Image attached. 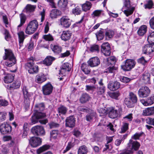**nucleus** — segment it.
Returning a JSON list of instances; mask_svg holds the SVG:
<instances>
[{"instance_id": "obj_1", "label": "nucleus", "mask_w": 154, "mask_h": 154, "mask_svg": "<svg viewBox=\"0 0 154 154\" xmlns=\"http://www.w3.org/2000/svg\"><path fill=\"white\" fill-rule=\"evenodd\" d=\"M3 58L4 60H6L5 64L8 67L12 66L16 62L15 57L10 50H5V55L3 57Z\"/></svg>"}, {"instance_id": "obj_2", "label": "nucleus", "mask_w": 154, "mask_h": 154, "mask_svg": "<svg viewBox=\"0 0 154 154\" xmlns=\"http://www.w3.org/2000/svg\"><path fill=\"white\" fill-rule=\"evenodd\" d=\"M38 23L36 20L31 21L27 25L25 31V33L29 35L33 33L38 28Z\"/></svg>"}, {"instance_id": "obj_3", "label": "nucleus", "mask_w": 154, "mask_h": 154, "mask_svg": "<svg viewBox=\"0 0 154 154\" xmlns=\"http://www.w3.org/2000/svg\"><path fill=\"white\" fill-rule=\"evenodd\" d=\"M123 8L126 9L124 12L127 17L132 14L134 9V7H131L129 0H124Z\"/></svg>"}, {"instance_id": "obj_4", "label": "nucleus", "mask_w": 154, "mask_h": 154, "mask_svg": "<svg viewBox=\"0 0 154 154\" xmlns=\"http://www.w3.org/2000/svg\"><path fill=\"white\" fill-rule=\"evenodd\" d=\"M137 101V97L136 95L133 93L131 92L129 94V98H126L125 100V104L129 107L134 106V104Z\"/></svg>"}, {"instance_id": "obj_5", "label": "nucleus", "mask_w": 154, "mask_h": 154, "mask_svg": "<svg viewBox=\"0 0 154 154\" xmlns=\"http://www.w3.org/2000/svg\"><path fill=\"white\" fill-rule=\"evenodd\" d=\"M135 62L133 60L128 59L125 62V65L121 66L122 68L125 71H129L135 66Z\"/></svg>"}, {"instance_id": "obj_6", "label": "nucleus", "mask_w": 154, "mask_h": 154, "mask_svg": "<svg viewBox=\"0 0 154 154\" xmlns=\"http://www.w3.org/2000/svg\"><path fill=\"white\" fill-rule=\"evenodd\" d=\"M28 68V72L30 74H33L38 72V67L33 62V61L29 62L27 64Z\"/></svg>"}, {"instance_id": "obj_7", "label": "nucleus", "mask_w": 154, "mask_h": 154, "mask_svg": "<svg viewBox=\"0 0 154 154\" xmlns=\"http://www.w3.org/2000/svg\"><path fill=\"white\" fill-rule=\"evenodd\" d=\"M129 143L131 145V150H127L125 152L120 154H131L133 153L132 150H137L138 149L140 146L139 143L137 141H133L131 140H129Z\"/></svg>"}, {"instance_id": "obj_8", "label": "nucleus", "mask_w": 154, "mask_h": 154, "mask_svg": "<svg viewBox=\"0 0 154 154\" xmlns=\"http://www.w3.org/2000/svg\"><path fill=\"white\" fill-rule=\"evenodd\" d=\"M60 25L62 27L67 28L70 26L71 21L68 17L64 16L60 19Z\"/></svg>"}, {"instance_id": "obj_9", "label": "nucleus", "mask_w": 154, "mask_h": 154, "mask_svg": "<svg viewBox=\"0 0 154 154\" xmlns=\"http://www.w3.org/2000/svg\"><path fill=\"white\" fill-rule=\"evenodd\" d=\"M31 131L33 134L38 135H44L45 134L43 127L40 126L33 127L31 129Z\"/></svg>"}, {"instance_id": "obj_10", "label": "nucleus", "mask_w": 154, "mask_h": 154, "mask_svg": "<svg viewBox=\"0 0 154 154\" xmlns=\"http://www.w3.org/2000/svg\"><path fill=\"white\" fill-rule=\"evenodd\" d=\"M150 91L146 86L141 88L138 91V94L140 97H144L148 96L150 93Z\"/></svg>"}, {"instance_id": "obj_11", "label": "nucleus", "mask_w": 154, "mask_h": 154, "mask_svg": "<svg viewBox=\"0 0 154 154\" xmlns=\"http://www.w3.org/2000/svg\"><path fill=\"white\" fill-rule=\"evenodd\" d=\"M29 142L31 146L32 147H35L41 144L42 140L39 137H33L30 138Z\"/></svg>"}, {"instance_id": "obj_12", "label": "nucleus", "mask_w": 154, "mask_h": 154, "mask_svg": "<svg viewBox=\"0 0 154 154\" xmlns=\"http://www.w3.org/2000/svg\"><path fill=\"white\" fill-rule=\"evenodd\" d=\"M88 63L91 67H94L98 66L100 64V62L99 58L95 57L91 58Z\"/></svg>"}, {"instance_id": "obj_13", "label": "nucleus", "mask_w": 154, "mask_h": 154, "mask_svg": "<svg viewBox=\"0 0 154 154\" xmlns=\"http://www.w3.org/2000/svg\"><path fill=\"white\" fill-rule=\"evenodd\" d=\"M101 50L105 56L109 55L111 52L110 48L109 43L107 42L103 43L101 46Z\"/></svg>"}, {"instance_id": "obj_14", "label": "nucleus", "mask_w": 154, "mask_h": 154, "mask_svg": "<svg viewBox=\"0 0 154 154\" xmlns=\"http://www.w3.org/2000/svg\"><path fill=\"white\" fill-rule=\"evenodd\" d=\"M11 130V127L8 124L4 123L0 125V131L2 134L9 132Z\"/></svg>"}, {"instance_id": "obj_15", "label": "nucleus", "mask_w": 154, "mask_h": 154, "mask_svg": "<svg viewBox=\"0 0 154 154\" xmlns=\"http://www.w3.org/2000/svg\"><path fill=\"white\" fill-rule=\"evenodd\" d=\"M53 87L50 84H47L42 87L43 92L44 94L48 95L52 92Z\"/></svg>"}, {"instance_id": "obj_16", "label": "nucleus", "mask_w": 154, "mask_h": 154, "mask_svg": "<svg viewBox=\"0 0 154 154\" xmlns=\"http://www.w3.org/2000/svg\"><path fill=\"white\" fill-rule=\"evenodd\" d=\"M143 51L145 54H149L154 51V43L145 45L143 48Z\"/></svg>"}, {"instance_id": "obj_17", "label": "nucleus", "mask_w": 154, "mask_h": 154, "mask_svg": "<svg viewBox=\"0 0 154 154\" xmlns=\"http://www.w3.org/2000/svg\"><path fill=\"white\" fill-rule=\"evenodd\" d=\"M75 119L73 116H70L67 118L66 120V126L70 128L73 127L75 124Z\"/></svg>"}, {"instance_id": "obj_18", "label": "nucleus", "mask_w": 154, "mask_h": 154, "mask_svg": "<svg viewBox=\"0 0 154 154\" xmlns=\"http://www.w3.org/2000/svg\"><path fill=\"white\" fill-rule=\"evenodd\" d=\"M120 86V83L117 82H110L108 84V88L110 90L114 91L118 89Z\"/></svg>"}, {"instance_id": "obj_19", "label": "nucleus", "mask_w": 154, "mask_h": 154, "mask_svg": "<svg viewBox=\"0 0 154 154\" xmlns=\"http://www.w3.org/2000/svg\"><path fill=\"white\" fill-rule=\"evenodd\" d=\"M61 14V12L57 9H52L50 13V17L52 19L57 18Z\"/></svg>"}, {"instance_id": "obj_20", "label": "nucleus", "mask_w": 154, "mask_h": 154, "mask_svg": "<svg viewBox=\"0 0 154 154\" xmlns=\"http://www.w3.org/2000/svg\"><path fill=\"white\" fill-rule=\"evenodd\" d=\"M154 113V107L148 108L143 111L142 114L145 116H150Z\"/></svg>"}, {"instance_id": "obj_21", "label": "nucleus", "mask_w": 154, "mask_h": 154, "mask_svg": "<svg viewBox=\"0 0 154 154\" xmlns=\"http://www.w3.org/2000/svg\"><path fill=\"white\" fill-rule=\"evenodd\" d=\"M71 34L69 31H64L63 32L61 38L63 40L66 41L69 40L71 37Z\"/></svg>"}, {"instance_id": "obj_22", "label": "nucleus", "mask_w": 154, "mask_h": 154, "mask_svg": "<svg viewBox=\"0 0 154 154\" xmlns=\"http://www.w3.org/2000/svg\"><path fill=\"white\" fill-rule=\"evenodd\" d=\"M67 0H60L58 5L64 11L67 9Z\"/></svg>"}, {"instance_id": "obj_23", "label": "nucleus", "mask_w": 154, "mask_h": 154, "mask_svg": "<svg viewBox=\"0 0 154 154\" xmlns=\"http://www.w3.org/2000/svg\"><path fill=\"white\" fill-rule=\"evenodd\" d=\"M46 79L45 76L41 73L37 75L36 77V81L39 83H41Z\"/></svg>"}, {"instance_id": "obj_24", "label": "nucleus", "mask_w": 154, "mask_h": 154, "mask_svg": "<svg viewBox=\"0 0 154 154\" xmlns=\"http://www.w3.org/2000/svg\"><path fill=\"white\" fill-rule=\"evenodd\" d=\"M118 114V112L117 110L112 108L109 109V116L111 118H116Z\"/></svg>"}, {"instance_id": "obj_25", "label": "nucleus", "mask_w": 154, "mask_h": 154, "mask_svg": "<svg viewBox=\"0 0 154 154\" xmlns=\"http://www.w3.org/2000/svg\"><path fill=\"white\" fill-rule=\"evenodd\" d=\"M20 85V82L19 81H15L12 85H8V88L10 89H16L19 88Z\"/></svg>"}, {"instance_id": "obj_26", "label": "nucleus", "mask_w": 154, "mask_h": 154, "mask_svg": "<svg viewBox=\"0 0 154 154\" xmlns=\"http://www.w3.org/2000/svg\"><path fill=\"white\" fill-rule=\"evenodd\" d=\"M51 48L52 51L55 53L59 54L61 52L62 48L58 45H51Z\"/></svg>"}, {"instance_id": "obj_27", "label": "nucleus", "mask_w": 154, "mask_h": 154, "mask_svg": "<svg viewBox=\"0 0 154 154\" xmlns=\"http://www.w3.org/2000/svg\"><path fill=\"white\" fill-rule=\"evenodd\" d=\"M147 27L146 25L141 26L138 30V34L140 36L143 35L147 31Z\"/></svg>"}, {"instance_id": "obj_28", "label": "nucleus", "mask_w": 154, "mask_h": 154, "mask_svg": "<svg viewBox=\"0 0 154 154\" xmlns=\"http://www.w3.org/2000/svg\"><path fill=\"white\" fill-rule=\"evenodd\" d=\"M88 152L87 147L85 145L80 146L78 149V154H87Z\"/></svg>"}, {"instance_id": "obj_29", "label": "nucleus", "mask_w": 154, "mask_h": 154, "mask_svg": "<svg viewBox=\"0 0 154 154\" xmlns=\"http://www.w3.org/2000/svg\"><path fill=\"white\" fill-rule=\"evenodd\" d=\"M54 60V58L51 56H48L44 60L43 63L47 66H49Z\"/></svg>"}, {"instance_id": "obj_30", "label": "nucleus", "mask_w": 154, "mask_h": 154, "mask_svg": "<svg viewBox=\"0 0 154 154\" xmlns=\"http://www.w3.org/2000/svg\"><path fill=\"white\" fill-rule=\"evenodd\" d=\"M14 79V76L11 74H9L5 77L4 80L5 83H9L12 82Z\"/></svg>"}, {"instance_id": "obj_31", "label": "nucleus", "mask_w": 154, "mask_h": 154, "mask_svg": "<svg viewBox=\"0 0 154 154\" xmlns=\"http://www.w3.org/2000/svg\"><path fill=\"white\" fill-rule=\"evenodd\" d=\"M50 146L48 145H44L40 147L36 150V152L37 154H40L44 151L48 149Z\"/></svg>"}, {"instance_id": "obj_32", "label": "nucleus", "mask_w": 154, "mask_h": 154, "mask_svg": "<svg viewBox=\"0 0 154 154\" xmlns=\"http://www.w3.org/2000/svg\"><path fill=\"white\" fill-rule=\"evenodd\" d=\"M116 62L115 57L114 56H111L107 58L106 61V63L109 65L110 64L111 65L114 64Z\"/></svg>"}, {"instance_id": "obj_33", "label": "nucleus", "mask_w": 154, "mask_h": 154, "mask_svg": "<svg viewBox=\"0 0 154 154\" xmlns=\"http://www.w3.org/2000/svg\"><path fill=\"white\" fill-rule=\"evenodd\" d=\"M91 98L89 95L87 94H83L80 99V101L81 103H85L88 101Z\"/></svg>"}, {"instance_id": "obj_34", "label": "nucleus", "mask_w": 154, "mask_h": 154, "mask_svg": "<svg viewBox=\"0 0 154 154\" xmlns=\"http://www.w3.org/2000/svg\"><path fill=\"white\" fill-rule=\"evenodd\" d=\"M82 10L86 11L89 10L91 7V3L89 2H87L85 3L82 5Z\"/></svg>"}, {"instance_id": "obj_35", "label": "nucleus", "mask_w": 154, "mask_h": 154, "mask_svg": "<svg viewBox=\"0 0 154 154\" xmlns=\"http://www.w3.org/2000/svg\"><path fill=\"white\" fill-rule=\"evenodd\" d=\"M81 67L82 70L85 74H88L90 73V68L87 65L83 63Z\"/></svg>"}, {"instance_id": "obj_36", "label": "nucleus", "mask_w": 154, "mask_h": 154, "mask_svg": "<svg viewBox=\"0 0 154 154\" xmlns=\"http://www.w3.org/2000/svg\"><path fill=\"white\" fill-rule=\"evenodd\" d=\"M150 74L147 72L145 73L143 75L142 79L146 83L149 84L150 82Z\"/></svg>"}, {"instance_id": "obj_37", "label": "nucleus", "mask_w": 154, "mask_h": 154, "mask_svg": "<svg viewBox=\"0 0 154 154\" xmlns=\"http://www.w3.org/2000/svg\"><path fill=\"white\" fill-rule=\"evenodd\" d=\"M154 3L152 1L149 0L147 1L146 4L144 5V7L145 9H150L153 8Z\"/></svg>"}, {"instance_id": "obj_38", "label": "nucleus", "mask_w": 154, "mask_h": 154, "mask_svg": "<svg viewBox=\"0 0 154 154\" xmlns=\"http://www.w3.org/2000/svg\"><path fill=\"white\" fill-rule=\"evenodd\" d=\"M147 40L149 42H152L153 43H154V31L149 32Z\"/></svg>"}, {"instance_id": "obj_39", "label": "nucleus", "mask_w": 154, "mask_h": 154, "mask_svg": "<svg viewBox=\"0 0 154 154\" xmlns=\"http://www.w3.org/2000/svg\"><path fill=\"white\" fill-rule=\"evenodd\" d=\"M17 35L19 39V43H22L25 38L24 32L22 31L19 32L17 33Z\"/></svg>"}, {"instance_id": "obj_40", "label": "nucleus", "mask_w": 154, "mask_h": 154, "mask_svg": "<svg viewBox=\"0 0 154 154\" xmlns=\"http://www.w3.org/2000/svg\"><path fill=\"white\" fill-rule=\"evenodd\" d=\"M35 111H43L45 108V106L43 103L36 104L35 106Z\"/></svg>"}, {"instance_id": "obj_41", "label": "nucleus", "mask_w": 154, "mask_h": 154, "mask_svg": "<svg viewBox=\"0 0 154 154\" xmlns=\"http://www.w3.org/2000/svg\"><path fill=\"white\" fill-rule=\"evenodd\" d=\"M34 114L36 116L38 119H42L46 116V115L45 113L39 112L38 111H35Z\"/></svg>"}, {"instance_id": "obj_42", "label": "nucleus", "mask_w": 154, "mask_h": 154, "mask_svg": "<svg viewBox=\"0 0 154 154\" xmlns=\"http://www.w3.org/2000/svg\"><path fill=\"white\" fill-rule=\"evenodd\" d=\"M42 38L46 41H51L54 40L53 36L50 34L44 35Z\"/></svg>"}, {"instance_id": "obj_43", "label": "nucleus", "mask_w": 154, "mask_h": 154, "mask_svg": "<svg viewBox=\"0 0 154 154\" xmlns=\"http://www.w3.org/2000/svg\"><path fill=\"white\" fill-rule=\"evenodd\" d=\"M81 10L79 6H76L72 11V13L75 15H79L81 13Z\"/></svg>"}, {"instance_id": "obj_44", "label": "nucleus", "mask_w": 154, "mask_h": 154, "mask_svg": "<svg viewBox=\"0 0 154 154\" xmlns=\"http://www.w3.org/2000/svg\"><path fill=\"white\" fill-rule=\"evenodd\" d=\"M67 111V109L63 106H61L58 108V112L60 115L61 114H65Z\"/></svg>"}, {"instance_id": "obj_45", "label": "nucleus", "mask_w": 154, "mask_h": 154, "mask_svg": "<svg viewBox=\"0 0 154 154\" xmlns=\"http://www.w3.org/2000/svg\"><path fill=\"white\" fill-rule=\"evenodd\" d=\"M128 128V124L127 123H124L121 128V133H124Z\"/></svg>"}, {"instance_id": "obj_46", "label": "nucleus", "mask_w": 154, "mask_h": 154, "mask_svg": "<svg viewBox=\"0 0 154 154\" xmlns=\"http://www.w3.org/2000/svg\"><path fill=\"white\" fill-rule=\"evenodd\" d=\"M105 88L103 86L98 87L97 89V94L98 95H103L105 92Z\"/></svg>"}, {"instance_id": "obj_47", "label": "nucleus", "mask_w": 154, "mask_h": 154, "mask_svg": "<svg viewBox=\"0 0 154 154\" xmlns=\"http://www.w3.org/2000/svg\"><path fill=\"white\" fill-rule=\"evenodd\" d=\"M35 8V6L28 4L26 6V9L28 11L31 12L33 11Z\"/></svg>"}, {"instance_id": "obj_48", "label": "nucleus", "mask_w": 154, "mask_h": 154, "mask_svg": "<svg viewBox=\"0 0 154 154\" xmlns=\"http://www.w3.org/2000/svg\"><path fill=\"white\" fill-rule=\"evenodd\" d=\"M58 134V131H53L51 133V138L55 139L57 137Z\"/></svg>"}, {"instance_id": "obj_49", "label": "nucleus", "mask_w": 154, "mask_h": 154, "mask_svg": "<svg viewBox=\"0 0 154 154\" xmlns=\"http://www.w3.org/2000/svg\"><path fill=\"white\" fill-rule=\"evenodd\" d=\"M114 32L112 31H108L106 32L105 33L106 36L109 38H112L114 35Z\"/></svg>"}, {"instance_id": "obj_50", "label": "nucleus", "mask_w": 154, "mask_h": 154, "mask_svg": "<svg viewBox=\"0 0 154 154\" xmlns=\"http://www.w3.org/2000/svg\"><path fill=\"white\" fill-rule=\"evenodd\" d=\"M6 115L7 113L5 112H0V122L5 120Z\"/></svg>"}, {"instance_id": "obj_51", "label": "nucleus", "mask_w": 154, "mask_h": 154, "mask_svg": "<svg viewBox=\"0 0 154 154\" xmlns=\"http://www.w3.org/2000/svg\"><path fill=\"white\" fill-rule=\"evenodd\" d=\"M5 38L7 40H9L11 38V36L9 32L6 29L5 30Z\"/></svg>"}, {"instance_id": "obj_52", "label": "nucleus", "mask_w": 154, "mask_h": 154, "mask_svg": "<svg viewBox=\"0 0 154 154\" xmlns=\"http://www.w3.org/2000/svg\"><path fill=\"white\" fill-rule=\"evenodd\" d=\"M26 17L23 14H21L20 18V24L18 26V27L21 26L25 23L26 20Z\"/></svg>"}, {"instance_id": "obj_53", "label": "nucleus", "mask_w": 154, "mask_h": 154, "mask_svg": "<svg viewBox=\"0 0 154 154\" xmlns=\"http://www.w3.org/2000/svg\"><path fill=\"white\" fill-rule=\"evenodd\" d=\"M99 47L97 45H95L92 46L90 48V51L91 52H95L99 51Z\"/></svg>"}, {"instance_id": "obj_54", "label": "nucleus", "mask_w": 154, "mask_h": 154, "mask_svg": "<svg viewBox=\"0 0 154 154\" xmlns=\"http://www.w3.org/2000/svg\"><path fill=\"white\" fill-rule=\"evenodd\" d=\"M120 80L122 82L126 83L129 82L131 80L130 79L126 77H122Z\"/></svg>"}, {"instance_id": "obj_55", "label": "nucleus", "mask_w": 154, "mask_h": 154, "mask_svg": "<svg viewBox=\"0 0 154 154\" xmlns=\"http://www.w3.org/2000/svg\"><path fill=\"white\" fill-rule=\"evenodd\" d=\"M86 90L87 91H93L96 89V87L94 86L87 85L86 86Z\"/></svg>"}, {"instance_id": "obj_56", "label": "nucleus", "mask_w": 154, "mask_h": 154, "mask_svg": "<svg viewBox=\"0 0 154 154\" xmlns=\"http://www.w3.org/2000/svg\"><path fill=\"white\" fill-rule=\"evenodd\" d=\"M149 24L150 27L154 29V17L151 18L149 21Z\"/></svg>"}, {"instance_id": "obj_57", "label": "nucleus", "mask_w": 154, "mask_h": 154, "mask_svg": "<svg viewBox=\"0 0 154 154\" xmlns=\"http://www.w3.org/2000/svg\"><path fill=\"white\" fill-rule=\"evenodd\" d=\"M73 145L74 144L72 143H69L66 146V149L64 150L63 152L65 153L69 150L73 146Z\"/></svg>"}, {"instance_id": "obj_58", "label": "nucleus", "mask_w": 154, "mask_h": 154, "mask_svg": "<svg viewBox=\"0 0 154 154\" xmlns=\"http://www.w3.org/2000/svg\"><path fill=\"white\" fill-rule=\"evenodd\" d=\"M146 122L147 124L154 126V119L148 118L146 119Z\"/></svg>"}, {"instance_id": "obj_59", "label": "nucleus", "mask_w": 154, "mask_h": 154, "mask_svg": "<svg viewBox=\"0 0 154 154\" xmlns=\"http://www.w3.org/2000/svg\"><path fill=\"white\" fill-rule=\"evenodd\" d=\"M124 119L125 120H128V121H131L133 119V117L132 114H129L128 115L124 117Z\"/></svg>"}, {"instance_id": "obj_60", "label": "nucleus", "mask_w": 154, "mask_h": 154, "mask_svg": "<svg viewBox=\"0 0 154 154\" xmlns=\"http://www.w3.org/2000/svg\"><path fill=\"white\" fill-rule=\"evenodd\" d=\"M119 95V93L118 92L112 93L110 94V96L112 98L115 99H116Z\"/></svg>"}, {"instance_id": "obj_61", "label": "nucleus", "mask_w": 154, "mask_h": 154, "mask_svg": "<svg viewBox=\"0 0 154 154\" xmlns=\"http://www.w3.org/2000/svg\"><path fill=\"white\" fill-rule=\"evenodd\" d=\"M62 68L67 70V71H69L70 69L69 68V64L68 63H64L62 66Z\"/></svg>"}, {"instance_id": "obj_62", "label": "nucleus", "mask_w": 154, "mask_h": 154, "mask_svg": "<svg viewBox=\"0 0 154 154\" xmlns=\"http://www.w3.org/2000/svg\"><path fill=\"white\" fill-rule=\"evenodd\" d=\"M38 119L36 116L34 114V116H33L31 119V121L32 123L35 124L38 122Z\"/></svg>"}, {"instance_id": "obj_63", "label": "nucleus", "mask_w": 154, "mask_h": 154, "mask_svg": "<svg viewBox=\"0 0 154 154\" xmlns=\"http://www.w3.org/2000/svg\"><path fill=\"white\" fill-rule=\"evenodd\" d=\"M98 110L99 113L105 114L107 112V109L103 108L98 109Z\"/></svg>"}, {"instance_id": "obj_64", "label": "nucleus", "mask_w": 154, "mask_h": 154, "mask_svg": "<svg viewBox=\"0 0 154 154\" xmlns=\"http://www.w3.org/2000/svg\"><path fill=\"white\" fill-rule=\"evenodd\" d=\"M138 62L139 63H141L143 64H145L147 63V61L146 60L144 57H142L140 58L138 60Z\"/></svg>"}]
</instances>
